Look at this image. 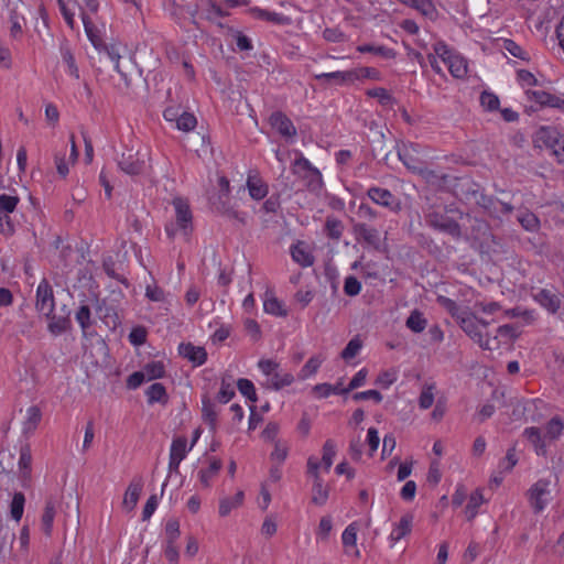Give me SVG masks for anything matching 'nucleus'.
<instances>
[{
	"instance_id": "nucleus-57",
	"label": "nucleus",
	"mask_w": 564,
	"mask_h": 564,
	"mask_svg": "<svg viewBox=\"0 0 564 564\" xmlns=\"http://www.w3.org/2000/svg\"><path fill=\"white\" fill-rule=\"evenodd\" d=\"M237 388L239 392L251 402L257 401V393L254 384L251 380L241 378L237 381Z\"/></svg>"
},
{
	"instance_id": "nucleus-10",
	"label": "nucleus",
	"mask_w": 564,
	"mask_h": 564,
	"mask_svg": "<svg viewBox=\"0 0 564 564\" xmlns=\"http://www.w3.org/2000/svg\"><path fill=\"white\" fill-rule=\"evenodd\" d=\"M145 154L140 151L127 150L122 152L118 160L119 169L129 175H139L145 169Z\"/></svg>"
},
{
	"instance_id": "nucleus-53",
	"label": "nucleus",
	"mask_w": 564,
	"mask_h": 564,
	"mask_svg": "<svg viewBox=\"0 0 564 564\" xmlns=\"http://www.w3.org/2000/svg\"><path fill=\"white\" fill-rule=\"evenodd\" d=\"M359 530V525L357 522L350 523L343 532L341 540L343 545L347 550L348 547H356L357 542V532Z\"/></svg>"
},
{
	"instance_id": "nucleus-64",
	"label": "nucleus",
	"mask_w": 564,
	"mask_h": 564,
	"mask_svg": "<svg viewBox=\"0 0 564 564\" xmlns=\"http://www.w3.org/2000/svg\"><path fill=\"white\" fill-rule=\"evenodd\" d=\"M368 371L366 368L360 369L350 380L349 384L340 390V393H348L365 384Z\"/></svg>"
},
{
	"instance_id": "nucleus-25",
	"label": "nucleus",
	"mask_w": 564,
	"mask_h": 564,
	"mask_svg": "<svg viewBox=\"0 0 564 564\" xmlns=\"http://www.w3.org/2000/svg\"><path fill=\"white\" fill-rule=\"evenodd\" d=\"M57 501L50 497L44 507V511L41 518L42 531L45 535L51 536L53 531L54 518L56 516Z\"/></svg>"
},
{
	"instance_id": "nucleus-13",
	"label": "nucleus",
	"mask_w": 564,
	"mask_h": 564,
	"mask_svg": "<svg viewBox=\"0 0 564 564\" xmlns=\"http://www.w3.org/2000/svg\"><path fill=\"white\" fill-rule=\"evenodd\" d=\"M269 123L285 141H292L296 137V127L282 111H273L269 117Z\"/></svg>"
},
{
	"instance_id": "nucleus-52",
	"label": "nucleus",
	"mask_w": 564,
	"mask_h": 564,
	"mask_svg": "<svg viewBox=\"0 0 564 564\" xmlns=\"http://www.w3.org/2000/svg\"><path fill=\"white\" fill-rule=\"evenodd\" d=\"M367 95L369 97L377 98L379 104L384 107L392 106L394 104V98L392 97V95L386 88L382 87L369 89L367 91Z\"/></svg>"
},
{
	"instance_id": "nucleus-32",
	"label": "nucleus",
	"mask_w": 564,
	"mask_h": 564,
	"mask_svg": "<svg viewBox=\"0 0 564 564\" xmlns=\"http://www.w3.org/2000/svg\"><path fill=\"white\" fill-rule=\"evenodd\" d=\"M245 494L242 490H239L232 498H221L219 500V516L227 517L231 510L240 507L243 503Z\"/></svg>"
},
{
	"instance_id": "nucleus-58",
	"label": "nucleus",
	"mask_w": 564,
	"mask_h": 564,
	"mask_svg": "<svg viewBox=\"0 0 564 564\" xmlns=\"http://www.w3.org/2000/svg\"><path fill=\"white\" fill-rule=\"evenodd\" d=\"M196 124V117L193 113L184 111L180 115V118H177L176 128L181 131L189 132L194 130Z\"/></svg>"
},
{
	"instance_id": "nucleus-16",
	"label": "nucleus",
	"mask_w": 564,
	"mask_h": 564,
	"mask_svg": "<svg viewBox=\"0 0 564 564\" xmlns=\"http://www.w3.org/2000/svg\"><path fill=\"white\" fill-rule=\"evenodd\" d=\"M189 451L191 449L187 448V438L185 436H180L173 440L170 449V471H178L181 462L186 457Z\"/></svg>"
},
{
	"instance_id": "nucleus-24",
	"label": "nucleus",
	"mask_w": 564,
	"mask_h": 564,
	"mask_svg": "<svg viewBox=\"0 0 564 564\" xmlns=\"http://www.w3.org/2000/svg\"><path fill=\"white\" fill-rule=\"evenodd\" d=\"M142 488V478H134L128 486L122 501L123 507L128 511L133 510L137 506Z\"/></svg>"
},
{
	"instance_id": "nucleus-50",
	"label": "nucleus",
	"mask_w": 564,
	"mask_h": 564,
	"mask_svg": "<svg viewBox=\"0 0 564 564\" xmlns=\"http://www.w3.org/2000/svg\"><path fill=\"white\" fill-rule=\"evenodd\" d=\"M24 503V495L22 492H15L10 505V514L17 522H19L23 516Z\"/></svg>"
},
{
	"instance_id": "nucleus-45",
	"label": "nucleus",
	"mask_w": 564,
	"mask_h": 564,
	"mask_svg": "<svg viewBox=\"0 0 564 564\" xmlns=\"http://www.w3.org/2000/svg\"><path fill=\"white\" fill-rule=\"evenodd\" d=\"M482 502H484L482 494L479 489H477L469 496L467 506L465 508V514L467 517V520L470 521L477 516L478 508L482 505Z\"/></svg>"
},
{
	"instance_id": "nucleus-5",
	"label": "nucleus",
	"mask_w": 564,
	"mask_h": 564,
	"mask_svg": "<svg viewBox=\"0 0 564 564\" xmlns=\"http://www.w3.org/2000/svg\"><path fill=\"white\" fill-rule=\"evenodd\" d=\"M425 221L431 228L445 232L457 240L462 237L459 224L443 213L431 210L425 214Z\"/></svg>"
},
{
	"instance_id": "nucleus-15",
	"label": "nucleus",
	"mask_w": 564,
	"mask_h": 564,
	"mask_svg": "<svg viewBox=\"0 0 564 564\" xmlns=\"http://www.w3.org/2000/svg\"><path fill=\"white\" fill-rule=\"evenodd\" d=\"M352 232L357 241L375 249H379L380 232L377 228L370 227L365 223H356L352 226Z\"/></svg>"
},
{
	"instance_id": "nucleus-14",
	"label": "nucleus",
	"mask_w": 564,
	"mask_h": 564,
	"mask_svg": "<svg viewBox=\"0 0 564 564\" xmlns=\"http://www.w3.org/2000/svg\"><path fill=\"white\" fill-rule=\"evenodd\" d=\"M210 206L213 210L219 213L220 215L227 217L228 219L237 220L240 224L246 223V216L243 213L236 210L229 202V196H224L223 194L214 195L209 198Z\"/></svg>"
},
{
	"instance_id": "nucleus-38",
	"label": "nucleus",
	"mask_w": 564,
	"mask_h": 564,
	"mask_svg": "<svg viewBox=\"0 0 564 564\" xmlns=\"http://www.w3.org/2000/svg\"><path fill=\"white\" fill-rule=\"evenodd\" d=\"M344 224L340 219L328 216L325 221L324 230L328 238L339 240L344 232Z\"/></svg>"
},
{
	"instance_id": "nucleus-51",
	"label": "nucleus",
	"mask_w": 564,
	"mask_h": 564,
	"mask_svg": "<svg viewBox=\"0 0 564 564\" xmlns=\"http://www.w3.org/2000/svg\"><path fill=\"white\" fill-rule=\"evenodd\" d=\"M336 456V444L333 440H327L323 445L322 463L325 471H328Z\"/></svg>"
},
{
	"instance_id": "nucleus-36",
	"label": "nucleus",
	"mask_w": 564,
	"mask_h": 564,
	"mask_svg": "<svg viewBox=\"0 0 564 564\" xmlns=\"http://www.w3.org/2000/svg\"><path fill=\"white\" fill-rule=\"evenodd\" d=\"M223 463L218 458H212L209 460V466L206 469H200L198 473V478L202 485L206 488L210 486L212 479L218 474L221 469Z\"/></svg>"
},
{
	"instance_id": "nucleus-21",
	"label": "nucleus",
	"mask_w": 564,
	"mask_h": 564,
	"mask_svg": "<svg viewBox=\"0 0 564 564\" xmlns=\"http://www.w3.org/2000/svg\"><path fill=\"white\" fill-rule=\"evenodd\" d=\"M180 355L188 359L195 366H202L207 360V352L204 347L194 346L191 343L181 344L178 347Z\"/></svg>"
},
{
	"instance_id": "nucleus-11",
	"label": "nucleus",
	"mask_w": 564,
	"mask_h": 564,
	"mask_svg": "<svg viewBox=\"0 0 564 564\" xmlns=\"http://www.w3.org/2000/svg\"><path fill=\"white\" fill-rule=\"evenodd\" d=\"M477 205L481 207L490 217L500 218L502 215H509L513 212L514 207L499 200L494 196L480 194L476 200Z\"/></svg>"
},
{
	"instance_id": "nucleus-18",
	"label": "nucleus",
	"mask_w": 564,
	"mask_h": 564,
	"mask_svg": "<svg viewBox=\"0 0 564 564\" xmlns=\"http://www.w3.org/2000/svg\"><path fill=\"white\" fill-rule=\"evenodd\" d=\"M246 187L249 196L254 200L263 199L269 193V186L258 173L250 172L247 176Z\"/></svg>"
},
{
	"instance_id": "nucleus-6",
	"label": "nucleus",
	"mask_w": 564,
	"mask_h": 564,
	"mask_svg": "<svg viewBox=\"0 0 564 564\" xmlns=\"http://www.w3.org/2000/svg\"><path fill=\"white\" fill-rule=\"evenodd\" d=\"M550 485L549 479H539L528 490V500L535 513L542 512L547 506L551 496Z\"/></svg>"
},
{
	"instance_id": "nucleus-28",
	"label": "nucleus",
	"mask_w": 564,
	"mask_h": 564,
	"mask_svg": "<svg viewBox=\"0 0 564 564\" xmlns=\"http://www.w3.org/2000/svg\"><path fill=\"white\" fill-rule=\"evenodd\" d=\"M329 497V488L324 485V481L321 476H316L315 479H313V487H312V503L316 506H324Z\"/></svg>"
},
{
	"instance_id": "nucleus-23",
	"label": "nucleus",
	"mask_w": 564,
	"mask_h": 564,
	"mask_svg": "<svg viewBox=\"0 0 564 564\" xmlns=\"http://www.w3.org/2000/svg\"><path fill=\"white\" fill-rule=\"evenodd\" d=\"M42 420V412L37 405L26 409L24 420L22 422V433L29 436L35 432Z\"/></svg>"
},
{
	"instance_id": "nucleus-44",
	"label": "nucleus",
	"mask_w": 564,
	"mask_h": 564,
	"mask_svg": "<svg viewBox=\"0 0 564 564\" xmlns=\"http://www.w3.org/2000/svg\"><path fill=\"white\" fill-rule=\"evenodd\" d=\"M48 323V330L54 335L65 333L70 327V319L68 316H56L52 313Z\"/></svg>"
},
{
	"instance_id": "nucleus-61",
	"label": "nucleus",
	"mask_w": 564,
	"mask_h": 564,
	"mask_svg": "<svg viewBox=\"0 0 564 564\" xmlns=\"http://www.w3.org/2000/svg\"><path fill=\"white\" fill-rule=\"evenodd\" d=\"M180 523L176 519L167 520L165 524V542L166 544H175L180 538Z\"/></svg>"
},
{
	"instance_id": "nucleus-49",
	"label": "nucleus",
	"mask_w": 564,
	"mask_h": 564,
	"mask_svg": "<svg viewBox=\"0 0 564 564\" xmlns=\"http://www.w3.org/2000/svg\"><path fill=\"white\" fill-rule=\"evenodd\" d=\"M505 314L510 318H521L527 325L535 321V312L533 310H525L519 306L507 310Z\"/></svg>"
},
{
	"instance_id": "nucleus-12",
	"label": "nucleus",
	"mask_w": 564,
	"mask_h": 564,
	"mask_svg": "<svg viewBox=\"0 0 564 564\" xmlns=\"http://www.w3.org/2000/svg\"><path fill=\"white\" fill-rule=\"evenodd\" d=\"M36 310L45 317H51L54 312L55 301L53 289L48 281L43 279L36 290Z\"/></svg>"
},
{
	"instance_id": "nucleus-26",
	"label": "nucleus",
	"mask_w": 564,
	"mask_h": 564,
	"mask_svg": "<svg viewBox=\"0 0 564 564\" xmlns=\"http://www.w3.org/2000/svg\"><path fill=\"white\" fill-rule=\"evenodd\" d=\"M355 75L351 73V70H336L332 73H322L315 75V79L329 83L335 82L337 85H344V84H351L355 82Z\"/></svg>"
},
{
	"instance_id": "nucleus-41",
	"label": "nucleus",
	"mask_w": 564,
	"mask_h": 564,
	"mask_svg": "<svg viewBox=\"0 0 564 564\" xmlns=\"http://www.w3.org/2000/svg\"><path fill=\"white\" fill-rule=\"evenodd\" d=\"M61 55L63 62L67 66V73L73 76L75 79H79V69L77 67L75 57L67 44L61 45Z\"/></svg>"
},
{
	"instance_id": "nucleus-59",
	"label": "nucleus",
	"mask_w": 564,
	"mask_h": 564,
	"mask_svg": "<svg viewBox=\"0 0 564 564\" xmlns=\"http://www.w3.org/2000/svg\"><path fill=\"white\" fill-rule=\"evenodd\" d=\"M99 318L107 325L111 327H117L120 324L118 314L113 306L108 305L107 303L102 307V312L99 315Z\"/></svg>"
},
{
	"instance_id": "nucleus-2",
	"label": "nucleus",
	"mask_w": 564,
	"mask_h": 564,
	"mask_svg": "<svg viewBox=\"0 0 564 564\" xmlns=\"http://www.w3.org/2000/svg\"><path fill=\"white\" fill-rule=\"evenodd\" d=\"M172 205L175 210V223L165 226L166 235L174 238L181 230L185 237H188L193 230V214L188 202L182 197H174Z\"/></svg>"
},
{
	"instance_id": "nucleus-60",
	"label": "nucleus",
	"mask_w": 564,
	"mask_h": 564,
	"mask_svg": "<svg viewBox=\"0 0 564 564\" xmlns=\"http://www.w3.org/2000/svg\"><path fill=\"white\" fill-rule=\"evenodd\" d=\"M362 347V343L358 337H355L348 341L346 347L343 349L340 357L344 360H350L355 358Z\"/></svg>"
},
{
	"instance_id": "nucleus-42",
	"label": "nucleus",
	"mask_w": 564,
	"mask_h": 564,
	"mask_svg": "<svg viewBox=\"0 0 564 564\" xmlns=\"http://www.w3.org/2000/svg\"><path fill=\"white\" fill-rule=\"evenodd\" d=\"M518 221L527 231L534 232L540 228V219L535 214L529 210L520 212L518 215Z\"/></svg>"
},
{
	"instance_id": "nucleus-27",
	"label": "nucleus",
	"mask_w": 564,
	"mask_h": 564,
	"mask_svg": "<svg viewBox=\"0 0 564 564\" xmlns=\"http://www.w3.org/2000/svg\"><path fill=\"white\" fill-rule=\"evenodd\" d=\"M263 310L265 313L279 317H285L288 315V310L283 302L275 297L271 292L265 293Z\"/></svg>"
},
{
	"instance_id": "nucleus-35",
	"label": "nucleus",
	"mask_w": 564,
	"mask_h": 564,
	"mask_svg": "<svg viewBox=\"0 0 564 564\" xmlns=\"http://www.w3.org/2000/svg\"><path fill=\"white\" fill-rule=\"evenodd\" d=\"M145 395H147L149 404H153V403H156V402L158 403H162V404H166L167 401H169V395H167L166 389L160 382L152 383L147 389Z\"/></svg>"
},
{
	"instance_id": "nucleus-3",
	"label": "nucleus",
	"mask_w": 564,
	"mask_h": 564,
	"mask_svg": "<svg viewBox=\"0 0 564 564\" xmlns=\"http://www.w3.org/2000/svg\"><path fill=\"white\" fill-rule=\"evenodd\" d=\"M292 172L305 181L308 191L319 192L322 189V173L301 152H299V158L293 162Z\"/></svg>"
},
{
	"instance_id": "nucleus-17",
	"label": "nucleus",
	"mask_w": 564,
	"mask_h": 564,
	"mask_svg": "<svg viewBox=\"0 0 564 564\" xmlns=\"http://www.w3.org/2000/svg\"><path fill=\"white\" fill-rule=\"evenodd\" d=\"M527 97L541 106L564 110V98L544 90H527Z\"/></svg>"
},
{
	"instance_id": "nucleus-62",
	"label": "nucleus",
	"mask_w": 564,
	"mask_h": 564,
	"mask_svg": "<svg viewBox=\"0 0 564 564\" xmlns=\"http://www.w3.org/2000/svg\"><path fill=\"white\" fill-rule=\"evenodd\" d=\"M235 390L231 382H226V377L221 378L220 390L217 394V400L220 403H228L235 397Z\"/></svg>"
},
{
	"instance_id": "nucleus-55",
	"label": "nucleus",
	"mask_w": 564,
	"mask_h": 564,
	"mask_svg": "<svg viewBox=\"0 0 564 564\" xmlns=\"http://www.w3.org/2000/svg\"><path fill=\"white\" fill-rule=\"evenodd\" d=\"M481 107L487 111H495L499 109L500 100L498 96L491 91H482L479 98Z\"/></svg>"
},
{
	"instance_id": "nucleus-43",
	"label": "nucleus",
	"mask_w": 564,
	"mask_h": 564,
	"mask_svg": "<svg viewBox=\"0 0 564 564\" xmlns=\"http://www.w3.org/2000/svg\"><path fill=\"white\" fill-rule=\"evenodd\" d=\"M357 51L359 53H372L376 55H380L387 59L395 57L394 50L383 45L362 44L357 46Z\"/></svg>"
},
{
	"instance_id": "nucleus-54",
	"label": "nucleus",
	"mask_w": 564,
	"mask_h": 564,
	"mask_svg": "<svg viewBox=\"0 0 564 564\" xmlns=\"http://www.w3.org/2000/svg\"><path fill=\"white\" fill-rule=\"evenodd\" d=\"M520 327L516 324H505L499 326L497 329V340L500 343L499 337H503L507 340H514L520 336Z\"/></svg>"
},
{
	"instance_id": "nucleus-37",
	"label": "nucleus",
	"mask_w": 564,
	"mask_h": 564,
	"mask_svg": "<svg viewBox=\"0 0 564 564\" xmlns=\"http://www.w3.org/2000/svg\"><path fill=\"white\" fill-rule=\"evenodd\" d=\"M202 412L204 421L210 426L212 430H215L218 412L216 404L208 397H204L202 400Z\"/></svg>"
},
{
	"instance_id": "nucleus-33",
	"label": "nucleus",
	"mask_w": 564,
	"mask_h": 564,
	"mask_svg": "<svg viewBox=\"0 0 564 564\" xmlns=\"http://www.w3.org/2000/svg\"><path fill=\"white\" fill-rule=\"evenodd\" d=\"M445 64L453 77L464 78L467 75V62L463 56L454 53Z\"/></svg>"
},
{
	"instance_id": "nucleus-9",
	"label": "nucleus",
	"mask_w": 564,
	"mask_h": 564,
	"mask_svg": "<svg viewBox=\"0 0 564 564\" xmlns=\"http://www.w3.org/2000/svg\"><path fill=\"white\" fill-rule=\"evenodd\" d=\"M540 139L546 148L552 150L556 161L564 164V134L555 128L544 127L540 130Z\"/></svg>"
},
{
	"instance_id": "nucleus-19",
	"label": "nucleus",
	"mask_w": 564,
	"mask_h": 564,
	"mask_svg": "<svg viewBox=\"0 0 564 564\" xmlns=\"http://www.w3.org/2000/svg\"><path fill=\"white\" fill-rule=\"evenodd\" d=\"M534 300L551 314L557 313L561 307V295L547 289L539 290L534 295Z\"/></svg>"
},
{
	"instance_id": "nucleus-46",
	"label": "nucleus",
	"mask_w": 564,
	"mask_h": 564,
	"mask_svg": "<svg viewBox=\"0 0 564 564\" xmlns=\"http://www.w3.org/2000/svg\"><path fill=\"white\" fill-rule=\"evenodd\" d=\"M564 423L561 417L554 416L546 423L544 436L549 441H555L562 435Z\"/></svg>"
},
{
	"instance_id": "nucleus-56",
	"label": "nucleus",
	"mask_w": 564,
	"mask_h": 564,
	"mask_svg": "<svg viewBox=\"0 0 564 564\" xmlns=\"http://www.w3.org/2000/svg\"><path fill=\"white\" fill-rule=\"evenodd\" d=\"M31 464H32V454L30 445H23L20 448V457H19V468L21 471H23L24 475H29L31 471Z\"/></svg>"
},
{
	"instance_id": "nucleus-7",
	"label": "nucleus",
	"mask_w": 564,
	"mask_h": 564,
	"mask_svg": "<svg viewBox=\"0 0 564 564\" xmlns=\"http://www.w3.org/2000/svg\"><path fill=\"white\" fill-rule=\"evenodd\" d=\"M19 202L20 198L17 195H0V232L4 236H11L14 232L10 214L15 210Z\"/></svg>"
},
{
	"instance_id": "nucleus-20",
	"label": "nucleus",
	"mask_w": 564,
	"mask_h": 564,
	"mask_svg": "<svg viewBox=\"0 0 564 564\" xmlns=\"http://www.w3.org/2000/svg\"><path fill=\"white\" fill-rule=\"evenodd\" d=\"M523 436L532 444L534 452L539 456H546V437L542 435V432L536 426L525 427L523 431Z\"/></svg>"
},
{
	"instance_id": "nucleus-22",
	"label": "nucleus",
	"mask_w": 564,
	"mask_h": 564,
	"mask_svg": "<svg viewBox=\"0 0 564 564\" xmlns=\"http://www.w3.org/2000/svg\"><path fill=\"white\" fill-rule=\"evenodd\" d=\"M249 13L257 20L267 21L276 25H286L290 23V18L282 13L269 11L259 7L249 9Z\"/></svg>"
},
{
	"instance_id": "nucleus-47",
	"label": "nucleus",
	"mask_w": 564,
	"mask_h": 564,
	"mask_svg": "<svg viewBox=\"0 0 564 564\" xmlns=\"http://www.w3.org/2000/svg\"><path fill=\"white\" fill-rule=\"evenodd\" d=\"M142 371L147 381L160 379L165 375V367L162 361H151L143 366Z\"/></svg>"
},
{
	"instance_id": "nucleus-8",
	"label": "nucleus",
	"mask_w": 564,
	"mask_h": 564,
	"mask_svg": "<svg viewBox=\"0 0 564 564\" xmlns=\"http://www.w3.org/2000/svg\"><path fill=\"white\" fill-rule=\"evenodd\" d=\"M367 196L376 205L382 206L395 214L402 209L401 200L388 188L371 186L367 191Z\"/></svg>"
},
{
	"instance_id": "nucleus-34",
	"label": "nucleus",
	"mask_w": 564,
	"mask_h": 564,
	"mask_svg": "<svg viewBox=\"0 0 564 564\" xmlns=\"http://www.w3.org/2000/svg\"><path fill=\"white\" fill-rule=\"evenodd\" d=\"M292 259L302 267H311L314 263V257L303 242H297L291 248Z\"/></svg>"
},
{
	"instance_id": "nucleus-4",
	"label": "nucleus",
	"mask_w": 564,
	"mask_h": 564,
	"mask_svg": "<svg viewBox=\"0 0 564 564\" xmlns=\"http://www.w3.org/2000/svg\"><path fill=\"white\" fill-rule=\"evenodd\" d=\"M259 369L269 377L268 387L278 391L293 383L294 377L291 372L280 370V365L272 359H261L258 362Z\"/></svg>"
},
{
	"instance_id": "nucleus-30",
	"label": "nucleus",
	"mask_w": 564,
	"mask_h": 564,
	"mask_svg": "<svg viewBox=\"0 0 564 564\" xmlns=\"http://www.w3.org/2000/svg\"><path fill=\"white\" fill-rule=\"evenodd\" d=\"M412 522H413V516L411 513H406L401 517L398 524L394 525L390 533V540L392 542H398L402 538H404L406 534L411 532L412 529Z\"/></svg>"
},
{
	"instance_id": "nucleus-29",
	"label": "nucleus",
	"mask_w": 564,
	"mask_h": 564,
	"mask_svg": "<svg viewBox=\"0 0 564 564\" xmlns=\"http://www.w3.org/2000/svg\"><path fill=\"white\" fill-rule=\"evenodd\" d=\"M75 319L79 324L84 334L94 326L95 321L93 319L91 307L88 303L82 302L75 313Z\"/></svg>"
},
{
	"instance_id": "nucleus-39",
	"label": "nucleus",
	"mask_w": 564,
	"mask_h": 564,
	"mask_svg": "<svg viewBox=\"0 0 564 564\" xmlns=\"http://www.w3.org/2000/svg\"><path fill=\"white\" fill-rule=\"evenodd\" d=\"M426 325L427 321L419 310H413L405 321V326L413 333H422Z\"/></svg>"
},
{
	"instance_id": "nucleus-40",
	"label": "nucleus",
	"mask_w": 564,
	"mask_h": 564,
	"mask_svg": "<svg viewBox=\"0 0 564 564\" xmlns=\"http://www.w3.org/2000/svg\"><path fill=\"white\" fill-rule=\"evenodd\" d=\"M324 358L319 355L311 357L305 365L301 368L297 377L301 380H305L312 376H314L319 367L322 366Z\"/></svg>"
},
{
	"instance_id": "nucleus-63",
	"label": "nucleus",
	"mask_w": 564,
	"mask_h": 564,
	"mask_svg": "<svg viewBox=\"0 0 564 564\" xmlns=\"http://www.w3.org/2000/svg\"><path fill=\"white\" fill-rule=\"evenodd\" d=\"M351 73L356 76L355 82L364 78L379 80L381 77L380 72L375 67H359L351 69Z\"/></svg>"
},
{
	"instance_id": "nucleus-48",
	"label": "nucleus",
	"mask_w": 564,
	"mask_h": 564,
	"mask_svg": "<svg viewBox=\"0 0 564 564\" xmlns=\"http://www.w3.org/2000/svg\"><path fill=\"white\" fill-rule=\"evenodd\" d=\"M82 20L85 28V32L91 44L99 48L102 44L101 37L98 35V30L95 24L91 22L90 18L86 13H82Z\"/></svg>"
},
{
	"instance_id": "nucleus-31",
	"label": "nucleus",
	"mask_w": 564,
	"mask_h": 564,
	"mask_svg": "<svg viewBox=\"0 0 564 564\" xmlns=\"http://www.w3.org/2000/svg\"><path fill=\"white\" fill-rule=\"evenodd\" d=\"M406 6L417 10L423 17L436 20L438 12L432 0H409Z\"/></svg>"
},
{
	"instance_id": "nucleus-1",
	"label": "nucleus",
	"mask_w": 564,
	"mask_h": 564,
	"mask_svg": "<svg viewBox=\"0 0 564 564\" xmlns=\"http://www.w3.org/2000/svg\"><path fill=\"white\" fill-rule=\"evenodd\" d=\"M457 323L465 334L477 343L482 349L494 350L499 348L500 343L497 337L484 335L479 328L478 317L475 314L463 312L457 315Z\"/></svg>"
}]
</instances>
